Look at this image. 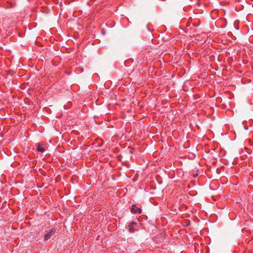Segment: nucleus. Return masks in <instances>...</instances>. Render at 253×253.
<instances>
[{
    "mask_svg": "<svg viewBox=\"0 0 253 253\" xmlns=\"http://www.w3.org/2000/svg\"><path fill=\"white\" fill-rule=\"evenodd\" d=\"M130 211L134 214H140L142 212L141 207L137 206L136 205H132L130 208Z\"/></svg>",
    "mask_w": 253,
    "mask_h": 253,
    "instance_id": "1",
    "label": "nucleus"
},
{
    "mask_svg": "<svg viewBox=\"0 0 253 253\" xmlns=\"http://www.w3.org/2000/svg\"><path fill=\"white\" fill-rule=\"evenodd\" d=\"M55 231H56V230L55 229H51L49 232H48L47 233H46L45 235H44V240L45 241H46L47 240H48L50 238V237L53 235L54 234V233H55Z\"/></svg>",
    "mask_w": 253,
    "mask_h": 253,
    "instance_id": "2",
    "label": "nucleus"
},
{
    "mask_svg": "<svg viewBox=\"0 0 253 253\" xmlns=\"http://www.w3.org/2000/svg\"><path fill=\"white\" fill-rule=\"evenodd\" d=\"M136 225V223L135 222H131L128 224V230L130 233H133L134 232L135 230L134 228V226Z\"/></svg>",
    "mask_w": 253,
    "mask_h": 253,
    "instance_id": "3",
    "label": "nucleus"
},
{
    "mask_svg": "<svg viewBox=\"0 0 253 253\" xmlns=\"http://www.w3.org/2000/svg\"><path fill=\"white\" fill-rule=\"evenodd\" d=\"M37 149L39 152L41 153H43L45 151V149L39 144L38 145Z\"/></svg>",
    "mask_w": 253,
    "mask_h": 253,
    "instance_id": "4",
    "label": "nucleus"
},
{
    "mask_svg": "<svg viewBox=\"0 0 253 253\" xmlns=\"http://www.w3.org/2000/svg\"><path fill=\"white\" fill-rule=\"evenodd\" d=\"M225 26H222V28H224Z\"/></svg>",
    "mask_w": 253,
    "mask_h": 253,
    "instance_id": "5",
    "label": "nucleus"
}]
</instances>
